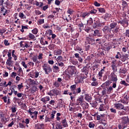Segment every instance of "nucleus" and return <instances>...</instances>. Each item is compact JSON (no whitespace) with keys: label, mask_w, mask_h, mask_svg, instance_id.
<instances>
[{"label":"nucleus","mask_w":129,"mask_h":129,"mask_svg":"<svg viewBox=\"0 0 129 129\" xmlns=\"http://www.w3.org/2000/svg\"><path fill=\"white\" fill-rule=\"evenodd\" d=\"M85 43L86 45H94L95 44V39H94L93 35L89 34L88 36L86 37Z\"/></svg>","instance_id":"1"},{"label":"nucleus","mask_w":129,"mask_h":129,"mask_svg":"<svg viewBox=\"0 0 129 129\" xmlns=\"http://www.w3.org/2000/svg\"><path fill=\"white\" fill-rule=\"evenodd\" d=\"M42 67L43 71H44L45 74L49 75V74L52 72V68H51L50 64L48 63H43Z\"/></svg>","instance_id":"2"},{"label":"nucleus","mask_w":129,"mask_h":129,"mask_svg":"<svg viewBox=\"0 0 129 129\" xmlns=\"http://www.w3.org/2000/svg\"><path fill=\"white\" fill-rule=\"evenodd\" d=\"M102 31L105 35H108L110 38H112V37H113L114 35L113 34L111 33V29L108 26H104L102 29Z\"/></svg>","instance_id":"3"},{"label":"nucleus","mask_w":129,"mask_h":129,"mask_svg":"<svg viewBox=\"0 0 129 129\" xmlns=\"http://www.w3.org/2000/svg\"><path fill=\"white\" fill-rule=\"evenodd\" d=\"M97 120H100V122L104 121L106 122L107 119H106V115L105 114H100V115L97 114Z\"/></svg>","instance_id":"4"},{"label":"nucleus","mask_w":129,"mask_h":129,"mask_svg":"<svg viewBox=\"0 0 129 129\" xmlns=\"http://www.w3.org/2000/svg\"><path fill=\"white\" fill-rule=\"evenodd\" d=\"M28 112L30 113L31 118H33L34 120L37 119V117L38 116V111H35L34 112H32V110L29 109L28 110Z\"/></svg>","instance_id":"5"},{"label":"nucleus","mask_w":129,"mask_h":129,"mask_svg":"<svg viewBox=\"0 0 129 129\" xmlns=\"http://www.w3.org/2000/svg\"><path fill=\"white\" fill-rule=\"evenodd\" d=\"M68 72L70 75H73L75 73V67L73 66H70L68 68Z\"/></svg>","instance_id":"6"},{"label":"nucleus","mask_w":129,"mask_h":129,"mask_svg":"<svg viewBox=\"0 0 129 129\" xmlns=\"http://www.w3.org/2000/svg\"><path fill=\"white\" fill-rule=\"evenodd\" d=\"M118 23L124 28H126L128 26V20L126 18H124L122 21H119Z\"/></svg>","instance_id":"7"},{"label":"nucleus","mask_w":129,"mask_h":129,"mask_svg":"<svg viewBox=\"0 0 129 129\" xmlns=\"http://www.w3.org/2000/svg\"><path fill=\"white\" fill-rule=\"evenodd\" d=\"M84 101V99L83 98V96L81 95L77 100V104L76 105H83V102Z\"/></svg>","instance_id":"8"},{"label":"nucleus","mask_w":129,"mask_h":129,"mask_svg":"<svg viewBox=\"0 0 129 129\" xmlns=\"http://www.w3.org/2000/svg\"><path fill=\"white\" fill-rule=\"evenodd\" d=\"M4 5H5L7 9H12L13 8V6L14 4L12 2L10 1V0H7L5 3Z\"/></svg>","instance_id":"9"},{"label":"nucleus","mask_w":129,"mask_h":129,"mask_svg":"<svg viewBox=\"0 0 129 129\" xmlns=\"http://www.w3.org/2000/svg\"><path fill=\"white\" fill-rule=\"evenodd\" d=\"M110 76L111 77V80L112 82H117V76L115 75L114 73H111Z\"/></svg>","instance_id":"10"},{"label":"nucleus","mask_w":129,"mask_h":129,"mask_svg":"<svg viewBox=\"0 0 129 129\" xmlns=\"http://www.w3.org/2000/svg\"><path fill=\"white\" fill-rule=\"evenodd\" d=\"M114 107H115L116 109H118V110H122L123 109L124 105L120 103H117L114 104Z\"/></svg>","instance_id":"11"},{"label":"nucleus","mask_w":129,"mask_h":129,"mask_svg":"<svg viewBox=\"0 0 129 129\" xmlns=\"http://www.w3.org/2000/svg\"><path fill=\"white\" fill-rule=\"evenodd\" d=\"M82 72L85 73L86 77H87V75H88V73H89V67L85 66L81 70Z\"/></svg>","instance_id":"12"},{"label":"nucleus","mask_w":129,"mask_h":129,"mask_svg":"<svg viewBox=\"0 0 129 129\" xmlns=\"http://www.w3.org/2000/svg\"><path fill=\"white\" fill-rule=\"evenodd\" d=\"M95 25L93 26V29H96L97 27H99L100 26V21L98 18H95L94 20Z\"/></svg>","instance_id":"13"},{"label":"nucleus","mask_w":129,"mask_h":129,"mask_svg":"<svg viewBox=\"0 0 129 129\" xmlns=\"http://www.w3.org/2000/svg\"><path fill=\"white\" fill-rule=\"evenodd\" d=\"M74 56H75V58H76V59H77L79 63H83V58H82V57L80 56V54H79V53H75Z\"/></svg>","instance_id":"14"},{"label":"nucleus","mask_w":129,"mask_h":129,"mask_svg":"<svg viewBox=\"0 0 129 129\" xmlns=\"http://www.w3.org/2000/svg\"><path fill=\"white\" fill-rule=\"evenodd\" d=\"M120 59H121V60L122 62H124L125 61H126V60H128V54H122V55L121 54Z\"/></svg>","instance_id":"15"},{"label":"nucleus","mask_w":129,"mask_h":129,"mask_svg":"<svg viewBox=\"0 0 129 129\" xmlns=\"http://www.w3.org/2000/svg\"><path fill=\"white\" fill-rule=\"evenodd\" d=\"M90 16V14L89 12H83L81 13L80 17L83 20H84L85 18H88Z\"/></svg>","instance_id":"16"},{"label":"nucleus","mask_w":129,"mask_h":129,"mask_svg":"<svg viewBox=\"0 0 129 129\" xmlns=\"http://www.w3.org/2000/svg\"><path fill=\"white\" fill-rule=\"evenodd\" d=\"M51 92L53 94V96H57V95H60L61 94V91L56 89L51 90Z\"/></svg>","instance_id":"17"},{"label":"nucleus","mask_w":129,"mask_h":129,"mask_svg":"<svg viewBox=\"0 0 129 129\" xmlns=\"http://www.w3.org/2000/svg\"><path fill=\"white\" fill-rule=\"evenodd\" d=\"M121 123H124V124H127V122L129 121L128 117L127 116H124L122 117L121 118Z\"/></svg>","instance_id":"18"},{"label":"nucleus","mask_w":129,"mask_h":129,"mask_svg":"<svg viewBox=\"0 0 129 129\" xmlns=\"http://www.w3.org/2000/svg\"><path fill=\"white\" fill-rule=\"evenodd\" d=\"M92 36H93V37H96L98 36V37H101V35H100V31L99 30L96 29L94 31V34H91Z\"/></svg>","instance_id":"19"},{"label":"nucleus","mask_w":129,"mask_h":129,"mask_svg":"<svg viewBox=\"0 0 129 129\" xmlns=\"http://www.w3.org/2000/svg\"><path fill=\"white\" fill-rule=\"evenodd\" d=\"M52 70L54 72V73H58L60 71V68L58 66L53 65L52 67Z\"/></svg>","instance_id":"20"},{"label":"nucleus","mask_w":129,"mask_h":129,"mask_svg":"<svg viewBox=\"0 0 129 129\" xmlns=\"http://www.w3.org/2000/svg\"><path fill=\"white\" fill-rule=\"evenodd\" d=\"M41 101H42L43 103H45V104H46L47 101H50V97L46 96L44 98H42L41 99Z\"/></svg>","instance_id":"21"},{"label":"nucleus","mask_w":129,"mask_h":129,"mask_svg":"<svg viewBox=\"0 0 129 129\" xmlns=\"http://www.w3.org/2000/svg\"><path fill=\"white\" fill-rule=\"evenodd\" d=\"M127 127V124H124L123 123H121L118 125V129H124Z\"/></svg>","instance_id":"22"},{"label":"nucleus","mask_w":129,"mask_h":129,"mask_svg":"<svg viewBox=\"0 0 129 129\" xmlns=\"http://www.w3.org/2000/svg\"><path fill=\"white\" fill-rule=\"evenodd\" d=\"M6 64L8 66H13L14 60H12V58H8L6 61Z\"/></svg>","instance_id":"23"},{"label":"nucleus","mask_w":129,"mask_h":129,"mask_svg":"<svg viewBox=\"0 0 129 129\" xmlns=\"http://www.w3.org/2000/svg\"><path fill=\"white\" fill-rule=\"evenodd\" d=\"M85 99L88 101V102H91V100L92 99V97L89 95L88 94H85Z\"/></svg>","instance_id":"24"},{"label":"nucleus","mask_w":129,"mask_h":129,"mask_svg":"<svg viewBox=\"0 0 129 129\" xmlns=\"http://www.w3.org/2000/svg\"><path fill=\"white\" fill-rule=\"evenodd\" d=\"M121 101L122 103H123L124 104H127V103H128V98H127V96H125L124 97Z\"/></svg>","instance_id":"25"},{"label":"nucleus","mask_w":129,"mask_h":129,"mask_svg":"<svg viewBox=\"0 0 129 129\" xmlns=\"http://www.w3.org/2000/svg\"><path fill=\"white\" fill-rule=\"evenodd\" d=\"M88 13H89L90 14H91V15H94L97 13V11L96 9H94V7H91Z\"/></svg>","instance_id":"26"},{"label":"nucleus","mask_w":129,"mask_h":129,"mask_svg":"<svg viewBox=\"0 0 129 129\" xmlns=\"http://www.w3.org/2000/svg\"><path fill=\"white\" fill-rule=\"evenodd\" d=\"M116 26H117V23L116 22H113L111 23L109 25L110 29L112 30V29H115L116 28Z\"/></svg>","instance_id":"27"},{"label":"nucleus","mask_w":129,"mask_h":129,"mask_svg":"<svg viewBox=\"0 0 129 129\" xmlns=\"http://www.w3.org/2000/svg\"><path fill=\"white\" fill-rule=\"evenodd\" d=\"M61 123L64 127H68V123L66 119H62L61 120Z\"/></svg>","instance_id":"28"},{"label":"nucleus","mask_w":129,"mask_h":129,"mask_svg":"<svg viewBox=\"0 0 129 129\" xmlns=\"http://www.w3.org/2000/svg\"><path fill=\"white\" fill-rule=\"evenodd\" d=\"M29 81L31 84V85H38L39 84V82H37V80H34L33 79H30Z\"/></svg>","instance_id":"29"},{"label":"nucleus","mask_w":129,"mask_h":129,"mask_svg":"<svg viewBox=\"0 0 129 129\" xmlns=\"http://www.w3.org/2000/svg\"><path fill=\"white\" fill-rule=\"evenodd\" d=\"M123 111L124 112L125 114H129V106H123V108L122 109Z\"/></svg>","instance_id":"30"},{"label":"nucleus","mask_w":129,"mask_h":129,"mask_svg":"<svg viewBox=\"0 0 129 129\" xmlns=\"http://www.w3.org/2000/svg\"><path fill=\"white\" fill-rule=\"evenodd\" d=\"M111 67L112 68V70H113L112 73H116V72H117V66L111 65Z\"/></svg>","instance_id":"31"},{"label":"nucleus","mask_w":129,"mask_h":129,"mask_svg":"<svg viewBox=\"0 0 129 129\" xmlns=\"http://www.w3.org/2000/svg\"><path fill=\"white\" fill-rule=\"evenodd\" d=\"M18 76H23L24 75V72H23V70L22 68L19 67L18 71L17 72Z\"/></svg>","instance_id":"32"},{"label":"nucleus","mask_w":129,"mask_h":129,"mask_svg":"<svg viewBox=\"0 0 129 129\" xmlns=\"http://www.w3.org/2000/svg\"><path fill=\"white\" fill-rule=\"evenodd\" d=\"M87 25L88 26H92L93 25V19L92 18L90 17L88 20H87Z\"/></svg>","instance_id":"33"},{"label":"nucleus","mask_w":129,"mask_h":129,"mask_svg":"<svg viewBox=\"0 0 129 129\" xmlns=\"http://www.w3.org/2000/svg\"><path fill=\"white\" fill-rule=\"evenodd\" d=\"M70 62L71 63V64H73V65H78V60L74 58L71 59L70 60Z\"/></svg>","instance_id":"34"},{"label":"nucleus","mask_w":129,"mask_h":129,"mask_svg":"<svg viewBox=\"0 0 129 129\" xmlns=\"http://www.w3.org/2000/svg\"><path fill=\"white\" fill-rule=\"evenodd\" d=\"M103 19L105 20V21H108L109 19H110V15L108 13H106L104 16L103 17Z\"/></svg>","instance_id":"35"},{"label":"nucleus","mask_w":129,"mask_h":129,"mask_svg":"<svg viewBox=\"0 0 129 129\" xmlns=\"http://www.w3.org/2000/svg\"><path fill=\"white\" fill-rule=\"evenodd\" d=\"M62 52H63V51L61 49L55 50L54 52V55H56V56H59V55H61V54H62Z\"/></svg>","instance_id":"36"},{"label":"nucleus","mask_w":129,"mask_h":129,"mask_svg":"<svg viewBox=\"0 0 129 129\" xmlns=\"http://www.w3.org/2000/svg\"><path fill=\"white\" fill-rule=\"evenodd\" d=\"M71 90L73 91V94H76L75 90H76V85H73L71 86Z\"/></svg>","instance_id":"37"},{"label":"nucleus","mask_w":129,"mask_h":129,"mask_svg":"<svg viewBox=\"0 0 129 129\" xmlns=\"http://www.w3.org/2000/svg\"><path fill=\"white\" fill-rule=\"evenodd\" d=\"M39 75H40V73L37 71H35L34 73L33 77H32V78H38V77H39Z\"/></svg>","instance_id":"38"},{"label":"nucleus","mask_w":129,"mask_h":129,"mask_svg":"<svg viewBox=\"0 0 129 129\" xmlns=\"http://www.w3.org/2000/svg\"><path fill=\"white\" fill-rule=\"evenodd\" d=\"M99 110L100 111H103L104 110H105V105H104V104H101L99 108Z\"/></svg>","instance_id":"39"},{"label":"nucleus","mask_w":129,"mask_h":129,"mask_svg":"<svg viewBox=\"0 0 129 129\" xmlns=\"http://www.w3.org/2000/svg\"><path fill=\"white\" fill-rule=\"evenodd\" d=\"M122 6L123 9H124V8H127V7H128V4H127V3L126 2V1H122Z\"/></svg>","instance_id":"40"},{"label":"nucleus","mask_w":129,"mask_h":129,"mask_svg":"<svg viewBox=\"0 0 129 129\" xmlns=\"http://www.w3.org/2000/svg\"><path fill=\"white\" fill-rule=\"evenodd\" d=\"M28 29H29L28 28V25H26V26L22 25V29H21L20 31L22 33H24V32H25V30H28Z\"/></svg>","instance_id":"41"},{"label":"nucleus","mask_w":129,"mask_h":129,"mask_svg":"<svg viewBox=\"0 0 129 129\" xmlns=\"http://www.w3.org/2000/svg\"><path fill=\"white\" fill-rule=\"evenodd\" d=\"M113 90V89L112 88V86H110L109 88H107V94H110V93H111Z\"/></svg>","instance_id":"42"},{"label":"nucleus","mask_w":129,"mask_h":129,"mask_svg":"<svg viewBox=\"0 0 129 129\" xmlns=\"http://www.w3.org/2000/svg\"><path fill=\"white\" fill-rule=\"evenodd\" d=\"M19 18H21V19H27V17L26 15H24V13L20 12L19 14Z\"/></svg>","instance_id":"43"},{"label":"nucleus","mask_w":129,"mask_h":129,"mask_svg":"<svg viewBox=\"0 0 129 129\" xmlns=\"http://www.w3.org/2000/svg\"><path fill=\"white\" fill-rule=\"evenodd\" d=\"M118 27H115L114 28V29L112 30V31L113 32V34H118V30H119Z\"/></svg>","instance_id":"44"},{"label":"nucleus","mask_w":129,"mask_h":129,"mask_svg":"<svg viewBox=\"0 0 129 129\" xmlns=\"http://www.w3.org/2000/svg\"><path fill=\"white\" fill-rule=\"evenodd\" d=\"M15 50H12V57H13V58H14V60L15 61H16V60L18 59V58L17 57V55H16V54H15Z\"/></svg>","instance_id":"45"},{"label":"nucleus","mask_w":129,"mask_h":129,"mask_svg":"<svg viewBox=\"0 0 129 129\" xmlns=\"http://www.w3.org/2000/svg\"><path fill=\"white\" fill-rule=\"evenodd\" d=\"M63 60V57L62 56H58L56 58V61L59 63V62H61Z\"/></svg>","instance_id":"46"},{"label":"nucleus","mask_w":129,"mask_h":129,"mask_svg":"<svg viewBox=\"0 0 129 129\" xmlns=\"http://www.w3.org/2000/svg\"><path fill=\"white\" fill-rule=\"evenodd\" d=\"M95 126V124L93 123L92 122H90L89 123V127L90 128H94V127Z\"/></svg>","instance_id":"47"},{"label":"nucleus","mask_w":129,"mask_h":129,"mask_svg":"<svg viewBox=\"0 0 129 129\" xmlns=\"http://www.w3.org/2000/svg\"><path fill=\"white\" fill-rule=\"evenodd\" d=\"M38 29L37 28H35L34 29L32 30V33L34 34V35H37L38 34Z\"/></svg>","instance_id":"48"},{"label":"nucleus","mask_w":129,"mask_h":129,"mask_svg":"<svg viewBox=\"0 0 129 129\" xmlns=\"http://www.w3.org/2000/svg\"><path fill=\"white\" fill-rule=\"evenodd\" d=\"M104 73V70L101 69L100 71L98 73V75L99 77H102V74Z\"/></svg>","instance_id":"49"},{"label":"nucleus","mask_w":129,"mask_h":129,"mask_svg":"<svg viewBox=\"0 0 129 129\" xmlns=\"http://www.w3.org/2000/svg\"><path fill=\"white\" fill-rule=\"evenodd\" d=\"M28 37L31 40H35V35H34L32 33H29L28 35Z\"/></svg>","instance_id":"50"},{"label":"nucleus","mask_w":129,"mask_h":129,"mask_svg":"<svg viewBox=\"0 0 129 129\" xmlns=\"http://www.w3.org/2000/svg\"><path fill=\"white\" fill-rule=\"evenodd\" d=\"M120 84H122V85H124V86H128L129 84L126 83V82H125V81L123 80V81H121L120 82Z\"/></svg>","instance_id":"51"},{"label":"nucleus","mask_w":129,"mask_h":129,"mask_svg":"<svg viewBox=\"0 0 129 129\" xmlns=\"http://www.w3.org/2000/svg\"><path fill=\"white\" fill-rule=\"evenodd\" d=\"M69 30H70V32L72 33V32H74V27H73V25H70L69 26Z\"/></svg>","instance_id":"52"},{"label":"nucleus","mask_w":129,"mask_h":129,"mask_svg":"<svg viewBox=\"0 0 129 129\" xmlns=\"http://www.w3.org/2000/svg\"><path fill=\"white\" fill-rule=\"evenodd\" d=\"M7 32V28H3L2 29H0V34L1 35H3L4 33Z\"/></svg>","instance_id":"53"},{"label":"nucleus","mask_w":129,"mask_h":129,"mask_svg":"<svg viewBox=\"0 0 129 129\" xmlns=\"http://www.w3.org/2000/svg\"><path fill=\"white\" fill-rule=\"evenodd\" d=\"M75 83L78 84V83H82V81L81 80L78 79V78H76L75 80Z\"/></svg>","instance_id":"54"},{"label":"nucleus","mask_w":129,"mask_h":129,"mask_svg":"<svg viewBox=\"0 0 129 129\" xmlns=\"http://www.w3.org/2000/svg\"><path fill=\"white\" fill-rule=\"evenodd\" d=\"M109 85V81H106L104 83H103L101 86V87H104L105 86H107Z\"/></svg>","instance_id":"55"},{"label":"nucleus","mask_w":129,"mask_h":129,"mask_svg":"<svg viewBox=\"0 0 129 129\" xmlns=\"http://www.w3.org/2000/svg\"><path fill=\"white\" fill-rule=\"evenodd\" d=\"M120 72L122 74H125L126 73V70L124 68L120 69Z\"/></svg>","instance_id":"56"},{"label":"nucleus","mask_w":129,"mask_h":129,"mask_svg":"<svg viewBox=\"0 0 129 129\" xmlns=\"http://www.w3.org/2000/svg\"><path fill=\"white\" fill-rule=\"evenodd\" d=\"M25 43H27V42L25 41H21L20 42V47H22V48H25V46L26 44H25Z\"/></svg>","instance_id":"57"},{"label":"nucleus","mask_w":129,"mask_h":129,"mask_svg":"<svg viewBox=\"0 0 129 129\" xmlns=\"http://www.w3.org/2000/svg\"><path fill=\"white\" fill-rule=\"evenodd\" d=\"M98 10L99 11V13H105V9L104 8H98Z\"/></svg>","instance_id":"58"},{"label":"nucleus","mask_w":129,"mask_h":129,"mask_svg":"<svg viewBox=\"0 0 129 129\" xmlns=\"http://www.w3.org/2000/svg\"><path fill=\"white\" fill-rule=\"evenodd\" d=\"M53 84L54 86L56 87V88H58L59 87V86H60V84L58 83V82H54L53 83Z\"/></svg>","instance_id":"59"},{"label":"nucleus","mask_w":129,"mask_h":129,"mask_svg":"<svg viewBox=\"0 0 129 129\" xmlns=\"http://www.w3.org/2000/svg\"><path fill=\"white\" fill-rule=\"evenodd\" d=\"M121 56V54H120V52H117V54L115 55V57L116 59H119V58H120Z\"/></svg>","instance_id":"60"},{"label":"nucleus","mask_w":129,"mask_h":129,"mask_svg":"<svg viewBox=\"0 0 129 129\" xmlns=\"http://www.w3.org/2000/svg\"><path fill=\"white\" fill-rule=\"evenodd\" d=\"M98 86V82H92L91 83V86Z\"/></svg>","instance_id":"61"},{"label":"nucleus","mask_w":129,"mask_h":129,"mask_svg":"<svg viewBox=\"0 0 129 129\" xmlns=\"http://www.w3.org/2000/svg\"><path fill=\"white\" fill-rule=\"evenodd\" d=\"M110 111H111V113H113L114 114H115V113H116V109L113 108H110Z\"/></svg>","instance_id":"62"},{"label":"nucleus","mask_w":129,"mask_h":129,"mask_svg":"<svg viewBox=\"0 0 129 129\" xmlns=\"http://www.w3.org/2000/svg\"><path fill=\"white\" fill-rule=\"evenodd\" d=\"M57 66L61 67V69H63L64 68V63L63 62H59L57 64Z\"/></svg>","instance_id":"63"},{"label":"nucleus","mask_w":129,"mask_h":129,"mask_svg":"<svg viewBox=\"0 0 129 129\" xmlns=\"http://www.w3.org/2000/svg\"><path fill=\"white\" fill-rule=\"evenodd\" d=\"M44 127H44V123H42V124H40L38 126L37 129H44Z\"/></svg>","instance_id":"64"}]
</instances>
